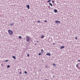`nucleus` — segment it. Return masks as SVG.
<instances>
[{
    "label": "nucleus",
    "instance_id": "obj_21",
    "mask_svg": "<svg viewBox=\"0 0 80 80\" xmlns=\"http://www.w3.org/2000/svg\"><path fill=\"white\" fill-rule=\"evenodd\" d=\"M42 55V53H39L38 54V55Z\"/></svg>",
    "mask_w": 80,
    "mask_h": 80
},
{
    "label": "nucleus",
    "instance_id": "obj_19",
    "mask_svg": "<svg viewBox=\"0 0 80 80\" xmlns=\"http://www.w3.org/2000/svg\"><path fill=\"white\" fill-rule=\"evenodd\" d=\"M41 52H42V53H43V50L42 49Z\"/></svg>",
    "mask_w": 80,
    "mask_h": 80
},
{
    "label": "nucleus",
    "instance_id": "obj_2",
    "mask_svg": "<svg viewBox=\"0 0 80 80\" xmlns=\"http://www.w3.org/2000/svg\"><path fill=\"white\" fill-rule=\"evenodd\" d=\"M8 32L9 35H13V31L10 30H8Z\"/></svg>",
    "mask_w": 80,
    "mask_h": 80
},
{
    "label": "nucleus",
    "instance_id": "obj_32",
    "mask_svg": "<svg viewBox=\"0 0 80 80\" xmlns=\"http://www.w3.org/2000/svg\"><path fill=\"white\" fill-rule=\"evenodd\" d=\"M53 44H55V43H53Z\"/></svg>",
    "mask_w": 80,
    "mask_h": 80
},
{
    "label": "nucleus",
    "instance_id": "obj_29",
    "mask_svg": "<svg viewBox=\"0 0 80 80\" xmlns=\"http://www.w3.org/2000/svg\"><path fill=\"white\" fill-rule=\"evenodd\" d=\"M53 77H55V75H53Z\"/></svg>",
    "mask_w": 80,
    "mask_h": 80
},
{
    "label": "nucleus",
    "instance_id": "obj_7",
    "mask_svg": "<svg viewBox=\"0 0 80 80\" xmlns=\"http://www.w3.org/2000/svg\"><path fill=\"white\" fill-rule=\"evenodd\" d=\"M54 11L55 13H57L58 12V11L57 9H54Z\"/></svg>",
    "mask_w": 80,
    "mask_h": 80
},
{
    "label": "nucleus",
    "instance_id": "obj_30",
    "mask_svg": "<svg viewBox=\"0 0 80 80\" xmlns=\"http://www.w3.org/2000/svg\"><path fill=\"white\" fill-rule=\"evenodd\" d=\"M37 42H38V41H37Z\"/></svg>",
    "mask_w": 80,
    "mask_h": 80
},
{
    "label": "nucleus",
    "instance_id": "obj_23",
    "mask_svg": "<svg viewBox=\"0 0 80 80\" xmlns=\"http://www.w3.org/2000/svg\"><path fill=\"white\" fill-rule=\"evenodd\" d=\"M19 38L21 39V38H22V37H21V36H19Z\"/></svg>",
    "mask_w": 80,
    "mask_h": 80
},
{
    "label": "nucleus",
    "instance_id": "obj_13",
    "mask_svg": "<svg viewBox=\"0 0 80 80\" xmlns=\"http://www.w3.org/2000/svg\"><path fill=\"white\" fill-rule=\"evenodd\" d=\"M79 65H80V63H78V64L76 65V67L77 68H78V66Z\"/></svg>",
    "mask_w": 80,
    "mask_h": 80
},
{
    "label": "nucleus",
    "instance_id": "obj_1",
    "mask_svg": "<svg viewBox=\"0 0 80 80\" xmlns=\"http://www.w3.org/2000/svg\"><path fill=\"white\" fill-rule=\"evenodd\" d=\"M26 40L27 42H29V41L30 40V37L28 36H26Z\"/></svg>",
    "mask_w": 80,
    "mask_h": 80
},
{
    "label": "nucleus",
    "instance_id": "obj_12",
    "mask_svg": "<svg viewBox=\"0 0 80 80\" xmlns=\"http://www.w3.org/2000/svg\"><path fill=\"white\" fill-rule=\"evenodd\" d=\"M49 4L50 5L51 7H53V5H52V3H49Z\"/></svg>",
    "mask_w": 80,
    "mask_h": 80
},
{
    "label": "nucleus",
    "instance_id": "obj_5",
    "mask_svg": "<svg viewBox=\"0 0 80 80\" xmlns=\"http://www.w3.org/2000/svg\"><path fill=\"white\" fill-rule=\"evenodd\" d=\"M46 55H48V56H50L51 54L50 53H46Z\"/></svg>",
    "mask_w": 80,
    "mask_h": 80
},
{
    "label": "nucleus",
    "instance_id": "obj_27",
    "mask_svg": "<svg viewBox=\"0 0 80 80\" xmlns=\"http://www.w3.org/2000/svg\"><path fill=\"white\" fill-rule=\"evenodd\" d=\"M55 2H54V1H52V3H54Z\"/></svg>",
    "mask_w": 80,
    "mask_h": 80
},
{
    "label": "nucleus",
    "instance_id": "obj_6",
    "mask_svg": "<svg viewBox=\"0 0 80 80\" xmlns=\"http://www.w3.org/2000/svg\"><path fill=\"white\" fill-rule=\"evenodd\" d=\"M26 7L28 9H29V8H30V5H27Z\"/></svg>",
    "mask_w": 80,
    "mask_h": 80
},
{
    "label": "nucleus",
    "instance_id": "obj_28",
    "mask_svg": "<svg viewBox=\"0 0 80 80\" xmlns=\"http://www.w3.org/2000/svg\"><path fill=\"white\" fill-rule=\"evenodd\" d=\"M27 56L28 57H29V54H28Z\"/></svg>",
    "mask_w": 80,
    "mask_h": 80
},
{
    "label": "nucleus",
    "instance_id": "obj_4",
    "mask_svg": "<svg viewBox=\"0 0 80 80\" xmlns=\"http://www.w3.org/2000/svg\"><path fill=\"white\" fill-rule=\"evenodd\" d=\"M19 70H20V72H21L19 73V74H20L21 75V74H22V70H21V69H18V72H19Z\"/></svg>",
    "mask_w": 80,
    "mask_h": 80
},
{
    "label": "nucleus",
    "instance_id": "obj_15",
    "mask_svg": "<svg viewBox=\"0 0 80 80\" xmlns=\"http://www.w3.org/2000/svg\"><path fill=\"white\" fill-rule=\"evenodd\" d=\"M51 2V0H49L47 2L48 3H49V2Z\"/></svg>",
    "mask_w": 80,
    "mask_h": 80
},
{
    "label": "nucleus",
    "instance_id": "obj_3",
    "mask_svg": "<svg viewBox=\"0 0 80 80\" xmlns=\"http://www.w3.org/2000/svg\"><path fill=\"white\" fill-rule=\"evenodd\" d=\"M55 23H57V24H58L59 23H60L61 22L59 21L56 20L55 21Z\"/></svg>",
    "mask_w": 80,
    "mask_h": 80
},
{
    "label": "nucleus",
    "instance_id": "obj_17",
    "mask_svg": "<svg viewBox=\"0 0 80 80\" xmlns=\"http://www.w3.org/2000/svg\"><path fill=\"white\" fill-rule=\"evenodd\" d=\"M53 65L54 67H55V66L56 65V64H55V63H53Z\"/></svg>",
    "mask_w": 80,
    "mask_h": 80
},
{
    "label": "nucleus",
    "instance_id": "obj_31",
    "mask_svg": "<svg viewBox=\"0 0 80 80\" xmlns=\"http://www.w3.org/2000/svg\"><path fill=\"white\" fill-rule=\"evenodd\" d=\"M45 80H48V79H45Z\"/></svg>",
    "mask_w": 80,
    "mask_h": 80
},
{
    "label": "nucleus",
    "instance_id": "obj_10",
    "mask_svg": "<svg viewBox=\"0 0 80 80\" xmlns=\"http://www.w3.org/2000/svg\"><path fill=\"white\" fill-rule=\"evenodd\" d=\"M44 37H45V36H44V35H42L41 37V38H44Z\"/></svg>",
    "mask_w": 80,
    "mask_h": 80
},
{
    "label": "nucleus",
    "instance_id": "obj_24",
    "mask_svg": "<svg viewBox=\"0 0 80 80\" xmlns=\"http://www.w3.org/2000/svg\"><path fill=\"white\" fill-rule=\"evenodd\" d=\"M38 23H40V21H38Z\"/></svg>",
    "mask_w": 80,
    "mask_h": 80
},
{
    "label": "nucleus",
    "instance_id": "obj_18",
    "mask_svg": "<svg viewBox=\"0 0 80 80\" xmlns=\"http://www.w3.org/2000/svg\"><path fill=\"white\" fill-rule=\"evenodd\" d=\"M24 73H25V74H27V71H25Z\"/></svg>",
    "mask_w": 80,
    "mask_h": 80
},
{
    "label": "nucleus",
    "instance_id": "obj_26",
    "mask_svg": "<svg viewBox=\"0 0 80 80\" xmlns=\"http://www.w3.org/2000/svg\"><path fill=\"white\" fill-rule=\"evenodd\" d=\"M75 39H76V40H77V37H75Z\"/></svg>",
    "mask_w": 80,
    "mask_h": 80
},
{
    "label": "nucleus",
    "instance_id": "obj_9",
    "mask_svg": "<svg viewBox=\"0 0 80 80\" xmlns=\"http://www.w3.org/2000/svg\"><path fill=\"white\" fill-rule=\"evenodd\" d=\"M12 58H14V60H16V58L15 57V56H12Z\"/></svg>",
    "mask_w": 80,
    "mask_h": 80
},
{
    "label": "nucleus",
    "instance_id": "obj_11",
    "mask_svg": "<svg viewBox=\"0 0 80 80\" xmlns=\"http://www.w3.org/2000/svg\"><path fill=\"white\" fill-rule=\"evenodd\" d=\"M14 25V23H12L10 24V26H13Z\"/></svg>",
    "mask_w": 80,
    "mask_h": 80
},
{
    "label": "nucleus",
    "instance_id": "obj_14",
    "mask_svg": "<svg viewBox=\"0 0 80 80\" xmlns=\"http://www.w3.org/2000/svg\"><path fill=\"white\" fill-rule=\"evenodd\" d=\"M10 65H8L7 66V67L8 68H10Z\"/></svg>",
    "mask_w": 80,
    "mask_h": 80
},
{
    "label": "nucleus",
    "instance_id": "obj_16",
    "mask_svg": "<svg viewBox=\"0 0 80 80\" xmlns=\"http://www.w3.org/2000/svg\"><path fill=\"white\" fill-rule=\"evenodd\" d=\"M45 68H48V66H47V65L45 66Z\"/></svg>",
    "mask_w": 80,
    "mask_h": 80
},
{
    "label": "nucleus",
    "instance_id": "obj_20",
    "mask_svg": "<svg viewBox=\"0 0 80 80\" xmlns=\"http://www.w3.org/2000/svg\"><path fill=\"white\" fill-rule=\"evenodd\" d=\"M53 6L54 7H55V6H56V4L55 3L53 4Z\"/></svg>",
    "mask_w": 80,
    "mask_h": 80
},
{
    "label": "nucleus",
    "instance_id": "obj_22",
    "mask_svg": "<svg viewBox=\"0 0 80 80\" xmlns=\"http://www.w3.org/2000/svg\"><path fill=\"white\" fill-rule=\"evenodd\" d=\"M8 60H5V62H8Z\"/></svg>",
    "mask_w": 80,
    "mask_h": 80
},
{
    "label": "nucleus",
    "instance_id": "obj_25",
    "mask_svg": "<svg viewBox=\"0 0 80 80\" xmlns=\"http://www.w3.org/2000/svg\"><path fill=\"white\" fill-rule=\"evenodd\" d=\"M44 22H47V20H45L44 21Z\"/></svg>",
    "mask_w": 80,
    "mask_h": 80
},
{
    "label": "nucleus",
    "instance_id": "obj_8",
    "mask_svg": "<svg viewBox=\"0 0 80 80\" xmlns=\"http://www.w3.org/2000/svg\"><path fill=\"white\" fill-rule=\"evenodd\" d=\"M65 47L62 46H61V47L60 48V49H63V48H64Z\"/></svg>",
    "mask_w": 80,
    "mask_h": 80
}]
</instances>
